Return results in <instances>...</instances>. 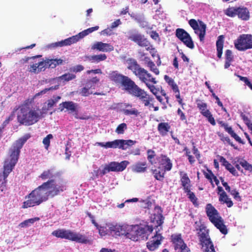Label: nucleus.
Here are the masks:
<instances>
[{
  "label": "nucleus",
  "mask_w": 252,
  "mask_h": 252,
  "mask_svg": "<svg viewBox=\"0 0 252 252\" xmlns=\"http://www.w3.org/2000/svg\"><path fill=\"white\" fill-rule=\"evenodd\" d=\"M64 108L72 113L76 111L77 105L72 101H65L60 104L59 109L63 111Z\"/></svg>",
  "instance_id": "a878e982"
},
{
  "label": "nucleus",
  "mask_w": 252,
  "mask_h": 252,
  "mask_svg": "<svg viewBox=\"0 0 252 252\" xmlns=\"http://www.w3.org/2000/svg\"><path fill=\"white\" fill-rule=\"evenodd\" d=\"M130 95L138 98L144 104L145 106H153L150 102L152 101L153 98L144 90L139 87L136 84L133 85L127 92Z\"/></svg>",
  "instance_id": "9b49d317"
},
{
  "label": "nucleus",
  "mask_w": 252,
  "mask_h": 252,
  "mask_svg": "<svg viewBox=\"0 0 252 252\" xmlns=\"http://www.w3.org/2000/svg\"><path fill=\"white\" fill-rule=\"evenodd\" d=\"M95 145H97L104 147L105 148H119L120 149V139H116L113 141L103 142H96Z\"/></svg>",
  "instance_id": "b1692460"
},
{
  "label": "nucleus",
  "mask_w": 252,
  "mask_h": 252,
  "mask_svg": "<svg viewBox=\"0 0 252 252\" xmlns=\"http://www.w3.org/2000/svg\"><path fill=\"white\" fill-rule=\"evenodd\" d=\"M108 77L111 81L120 86L127 93L135 83L129 77L120 73L117 70L110 72Z\"/></svg>",
  "instance_id": "0eeeda50"
},
{
  "label": "nucleus",
  "mask_w": 252,
  "mask_h": 252,
  "mask_svg": "<svg viewBox=\"0 0 252 252\" xmlns=\"http://www.w3.org/2000/svg\"><path fill=\"white\" fill-rule=\"evenodd\" d=\"M158 101L160 102L161 107L163 109H165L167 108V104L168 103V97L163 98L158 96Z\"/></svg>",
  "instance_id": "864d4df0"
},
{
  "label": "nucleus",
  "mask_w": 252,
  "mask_h": 252,
  "mask_svg": "<svg viewBox=\"0 0 252 252\" xmlns=\"http://www.w3.org/2000/svg\"><path fill=\"white\" fill-rule=\"evenodd\" d=\"M234 46L236 49L240 51H244L252 48V35L243 34L240 35L237 40H235Z\"/></svg>",
  "instance_id": "f8f14e48"
},
{
  "label": "nucleus",
  "mask_w": 252,
  "mask_h": 252,
  "mask_svg": "<svg viewBox=\"0 0 252 252\" xmlns=\"http://www.w3.org/2000/svg\"><path fill=\"white\" fill-rule=\"evenodd\" d=\"M171 128L168 123H160L158 124V131L162 136L167 135Z\"/></svg>",
  "instance_id": "f704fd0d"
},
{
  "label": "nucleus",
  "mask_w": 252,
  "mask_h": 252,
  "mask_svg": "<svg viewBox=\"0 0 252 252\" xmlns=\"http://www.w3.org/2000/svg\"><path fill=\"white\" fill-rule=\"evenodd\" d=\"M58 174V173H54L53 169H47L43 171L39 176V178L42 181H45L46 180H54L53 178L56 177Z\"/></svg>",
  "instance_id": "393cba45"
},
{
  "label": "nucleus",
  "mask_w": 252,
  "mask_h": 252,
  "mask_svg": "<svg viewBox=\"0 0 252 252\" xmlns=\"http://www.w3.org/2000/svg\"><path fill=\"white\" fill-rule=\"evenodd\" d=\"M208 114L205 115V116H204L205 118H206L208 121V122L212 125V126H215L216 125V122L214 118L213 117V115L211 114V113L209 112Z\"/></svg>",
  "instance_id": "680f3d73"
},
{
  "label": "nucleus",
  "mask_w": 252,
  "mask_h": 252,
  "mask_svg": "<svg viewBox=\"0 0 252 252\" xmlns=\"http://www.w3.org/2000/svg\"><path fill=\"white\" fill-rule=\"evenodd\" d=\"M171 238V242L174 245V249L176 251L184 245H186L182 239L181 234H172Z\"/></svg>",
  "instance_id": "5701e85b"
},
{
  "label": "nucleus",
  "mask_w": 252,
  "mask_h": 252,
  "mask_svg": "<svg viewBox=\"0 0 252 252\" xmlns=\"http://www.w3.org/2000/svg\"><path fill=\"white\" fill-rule=\"evenodd\" d=\"M201 249L204 252H216L209 236V230L204 226L200 227L197 232Z\"/></svg>",
  "instance_id": "1a4fd4ad"
},
{
  "label": "nucleus",
  "mask_w": 252,
  "mask_h": 252,
  "mask_svg": "<svg viewBox=\"0 0 252 252\" xmlns=\"http://www.w3.org/2000/svg\"><path fill=\"white\" fill-rule=\"evenodd\" d=\"M136 142V141H133L132 140L120 139V149L124 150H126L129 147L134 145Z\"/></svg>",
  "instance_id": "e433bc0d"
},
{
  "label": "nucleus",
  "mask_w": 252,
  "mask_h": 252,
  "mask_svg": "<svg viewBox=\"0 0 252 252\" xmlns=\"http://www.w3.org/2000/svg\"><path fill=\"white\" fill-rule=\"evenodd\" d=\"M123 112L126 115H135L137 116L139 114V112L135 108H132L131 109H123Z\"/></svg>",
  "instance_id": "603ef678"
},
{
  "label": "nucleus",
  "mask_w": 252,
  "mask_h": 252,
  "mask_svg": "<svg viewBox=\"0 0 252 252\" xmlns=\"http://www.w3.org/2000/svg\"><path fill=\"white\" fill-rule=\"evenodd\" d=\"M225 60L233 61V56L232 55V51L230 50L227 49L226 50L225 52Z\"/></svg>",
  "instance_id": "0e129e2a"
},
{
  "label": "nucleus",
  "mask_w": 252,
  "mask_h": 252,
  "mask_svg": "<svg viewBox=\"0 0 252 252\" xmlns=\"http://www.w3.org/2000/svg\"><path fill=\"white\" fill-rule=\"evenodd\" d=\"M188 197L190 200V201L192 203V204L194 205L195 207H198L199 204L197 202V198L195 196V194L192 192L191 193H189L188 195Z\"/></svg>",
  "instance_id": "6e6d98bb"
},
{
  "label": "nucleus",
  "mask_w": 252,
  "mask_h": 252,
  "mask_svg": "<svg viewBox=\"0 0 252 252\" xmlns=\"http://www.w3.org/2000/svg\"><path fill=\"white\" fill-rule=\"evenodd\" d=\"M91 49L99 51L107 52L112 51L114 50V47L109 43L97 42L92 45Z\"/></svg>",
  "instance_id": "6ab92c4d"
},
{
  "label": "nucleus",
  "mask_w": 252,
  "mask_h": 252,
  "mask_svg": "<svg viewBox=\"0 0 252 252\" xmlns=\"http://www.w3.org/2000/svg\"><path fill=\"white\" fill-rule=\"evenodd\" d=\"M224 38V35H220L218 37V40H217L216 42L217 56L219 59H220L221 58L222 54Z\"/></svg>",
  "instance_id": "cd10ccee"
},
{
  "label": "nucleus",
  "mask_w": 252,
  "mask_h": 252,
  "mask_svg": "<svg viewBox=\"0 0 252 252\" xmlns=\"http://www.w3.org/2000/svg\"><path fill=\"white\" fill-rule=\"evenodd\" d=\"M30 137V134H25L16 140L9 149L10 158L5 160L2 174L0 173V189L1 191L6 189V178L18 161L21 148Z\"/></svg>",
  "instance_id": "f257e3e1"
},
{
  "label": "nucleus",
  "mask_w": 252,
  "mask_h": 252,
  "mask_svg": "<svg viewBox=\"0 0 252 252\" xmlns=\"http://www.w3.org/2000/svg\"><path fill=\"white\" fill-rule=\"evenodd\" d=\"M147 154H148V159L149 160V162L151 163V164H153V162L152 160V159L154 158L155 157V152L152 150H149L147 151Z\"/></svg>",
  "instance_id": "69168bd1"
},
{
  "label": "nucleus",
  "mask_w": 252,
  "mask_h": 252,
  "mask_svg": "<svg viewBox=\"0 0 252 252\" xmlns=\"http://www.w3.org/2000/svg\"><path fill=\"white\" fill-rule=\"evenodd\" d=\"M99 81V79L97 78L96 76L93 77V78L87 80L86 83V86L90 89H94L95 88V84L98 83Z\"/></svg>",
  "instance_id": "a18cd8bd"
},
{
  "label": "nucleus",
  "mask_w": 252,
  "mask_h": 252,
  "mask_svg": "<svg viewBox=\"0 0 252 252\" xmlns=\"http://www.w3.org/2000/svg\"><path fill=\"white\" fill-rule=\"evenodd\" d=\"M158 176L163 177L166 171H170L172 167V163L170 159L166 156L161 155L160 159L159 161Z\"/></svg>",
  "instance_id": "2eb2a0df"
},
{
  "label": "nucleus",
  "mask_w": 252,
  "mask_h": 252,
  "mask_svg": "<svg viewBox=\"0 0 252 252\" xmlns=\"http://www.w3.org/2000/svg\"><path fill=\"white\" fill-rule=\"evenodd\" d=\"M126 63L127 64V68L131 70L133 73L139 78L142 82L145 83L150 81L154 83H156L155 78H153L146 70L142 68L135 59L132 58L128 59L126 61Z\"/></svg>",
  "instance_id": "20e7f679"
},
{
  "label": "nucleus",
  "mask_w": 252,
  "mask_h": 252,
  "mask_svg": "<svg viewBox=\"0 0 252 252\" xmlns=\"http://www.w3.org/2000/svg\"><path fill=\"white\" fill-rule=\"evenodd\" d=\"M218 135L220 137V140L223 142H227L229 145H231L232 147L234 148V149L237 150L238 148L237 146H235L232 142H231L230 138L228 136H224V134L222 133L218 132Z\"/></svg>",
  "instance_id": "49530a36"
},
{
  "label": "nucleus",
  "mask_w": 252,
  "mask_h": 252,
  "mask_svg": "<svg viewBox=\"0 0 252 252\" xmlns=\"http://www.w3.org/2000/svg\"><path fill=\"white\" fill-rule=\"evenodd\" d=\"M218 123L221 127H223L225 130L237 142L242 144H244V142L241 138L234 132L231 126H229L227 123H225L222 121H218Z\"/></svg>",
  "instance_id": "a211bd4d"
},
{
  "label": "nucleus",
  "mask_w": 252,
  "mask_h": 252,
  "mask_svg": "<svg viewBox=\"0 0 252 252\" xmlns=\"http://www.w3.org/2000/svg\"><path fill=\"white\" fill-rule=\"evenodd\" d=\"M99 29L98 26H95L93 27L90 28L89 29H87V30H84L83 31L79 32L78 34L75 35V36H76V39L77 41H79L80 39L83 38L86 35H88L89 34Z\"/></svg>",
  "instance_id": "c756f323"
},
{
  "label": "nucleus",
  "mask_w": 252,
  "mask_h": 252,
  "mask_svg": "<svg viewBox=\"0 0 252 252\" xmlns=\"http://www.w3.org/2000/svg\"><path fill=\"white\" fill-rule=\"evenodd\" d=\"M76 78V75L71 73H65L62 76L59 77L60 80L63 81H69Z\"/></svg>",
  "instance_id": "09e8293b"
},
{
  "label": "nucleus",
  "mask_w": 252,
  "mask_h": 252,
  "mask_svg": "<svg viewBox=\"0 0 252 252\" xmlns=\"http://www.w3.org/2000/svg\"><path fill=\"white\" fill-rule=\"evenodd\" d=\"M25 198L28 200L23 203L22 208L24 209L38 206L49 199L42 184L32 190Z\"/></svg>",
  "instance_id": "7ed1b4c3"
},
{
  "label": "nucleus",
  "mask_w": 252,
  "mask_h": 252,
  "mask_svg": "<svg viewBox=\"0 0 252 252\" xmlns=\"http://www.w3.org/2000/svg\"><path fill=\"white\" fill-rule=\"evenodd\" d=\"M46 68H55L57 66L65 63V60L62 59L45 58L44 60Z\"/></svg>",
  "instance_id": "412c9836"
},
{
  "label": "nucleus",
  "mask_w": 252,
  "mask_h": 252,
  "mask_svg": "<svg viewBox=\"0 0 252 252\" xmlns=\"http://www.w3.org/2000/svg\"><path fill=\"white\" fill-rule=\"evenodd\" d=\"M77 42L76 36L73 35L71 37L67 38L64 40L52 43L48 45L50 48H56L59 47H62L63 46L70 45Z\"/></svg>",
  "instance_id": "f3484780"
},
{
  "label": "nucleus",
  "mask_w": 252,
  "mask_h": 252,
  "mask_svg": "<svg viewBox=\"0 0 252 252\" xmlns=\"http://www.w3.org/2000/svg\"><path fill=\"white\" fill-rule=\"evenodd\" d=\"M107 56L105 54H99L96 55L91 56L89 57L90 61L92 62L98 63L100 61H104L106 59Z\"/></svg>",
  "instance_id": "ea45409f"
},
{
  "label": "nucleus",
  "mask_w": 252,
  "mask_h": 252,
  "mask_svg": "<svg viewBox=\"0 0 252 252\" xmlns=\"http://www.w3.org/2000/svg\"><path fill=\"white\" fill-rule=\"evenodd\" d=\"M126 128V124L125 123H122L117 127L115 132L118 134H123Z\"/></svg>",
  "instance_id": "3c124183"
},
{
  "label": "nucleus",
  "mask_w": 252,
  "mask_h": 252,
  "mask_svg": "<svg viewBox=\"0 0 252 252\" xmlns=\"http://www.w3.org/2000/svg\"><path fill=\"white\" fill-rule=\"evenodd\" d=\"M173 91L174 92V93L175 94H176L175 97L177 98L178 103L180 104H181L182 107H183L184 105H185V103L183 102V99L180 96V91H179V88L178 87V91ZM183 108H184V107H183Z\"/></svg>",
  "instance_id": "bf43d9fd"
},
{
  "label": "nucleus",
  "mask_w": 252,
  "mask_h": 252,
  "mask_svg": "<svg viewBox=\"0 0 252 252\" xmlns=\"http://www.w3.org/2000/svg\"><path fill=\"white\" fill-rule=\"evenodd\" d=\"M153 239L147 243V247L150 251H154L158 248V231H156Z\"/></svg>",
  "instance_id": "c9c22d12"
},
{
  "label": "nucleus",
  "mask_w": 252,
  "mask_h": 252,
  "mask_svg": "<svg viewBox=\"0 0 252 252\" xmlns=\"http://www.w3.org/2000/svg\"><path fill=\"white\" fill-rule=\"evenodd\" d=\"M240 165H241L246 170L252 173V165L249 163L246 160L243 159L239 162V163L235 165V167L241 172H243V169H241Z\"/></svg>",
  "instance_id": "c85d7f7f"
},
{
  "label": "nucleus",
  "mask_w": 252,
  "mask_h": 252,
  "mask_svg": "<svg viewBox=\"0 0 252 252\" xmlns=\"http://www.w3.org/2000/svg\"><path fill=\"white\" fill-rule=\"evenodd\" d=\"M217 189L218 191V193L220 195L219 201L222 202L223 203H225L228 207H231L233 205V203L231 199L228 197L226 193L224 191L222 188L218 186Z\"/></svg>",
  "instance_id": "aec40b11"
},
{
  "label": "nucleus",
  "mask_w": 252,
  "mask_h": 252,
  "mask_svg": "<svg viewBox=\"0 0 252 252\" xmlns=\"http://www.w3.org/2000/svg\"><path fill=\"white\" fill-rule=\"evenodd\" d=\"M155 81L156 82V81L155 80ZM152 83V82L150 81V82H147V83H146V84L147 85V86L148 87V88L150 89L151 92L156 96V98H158V89L157 88H156V87L153 86V85H150V84H149V83ZM152 83L154 84L153 82H152ZM156 82L155 83L156 84Z\"/></svg>",
  "instance_id": "13d9d810"
},
{
  "label": "nucleus",
  "mask_w": 252,
  "mask_h": 252,
  "mask_svg": "<svg viewBox=\"0 0 252 252\" xmlns=\"http://www.w3.org/2000/svg\"><path fill=\"white\" fill-rule=\"evenodd\" d=\"M205 212L209 220L222 234H226L228 232L227 229L218 210L211 203H208L206 206Z\"/></svg>",
  "instance_id": "39448f33"
},
{
  "label": "nucleus",
  "mask_w": 252,
  "mask_h": 252,
  "mask_svg": "<svg viewBox=\"0 0 252 252\" xmlns=\"http://www.w3.org/2000/svg\"><path fill=\"white\" fill-rule=\"evenodd\" d=\"M199 24L198 31H194V32L198 35L200 41L203 42L206 34V25L202 21H199Z\"/></svg>",
  "instance_id": "bb28decb"
},
{
  "label": "nucleus",
  "mask_w": 252,
  "mask_h": 252,
  "mask_svg": "<svg viewBox=\"0 0 252 252\" xmlns=\"http://www.w3.org/2000/svg\"><path fill=\"white\" fill-rule=\"evenodd\" d=\"M45 70L46 67L44 60L38 63L31 64L28 67L29 71L34 74H38L41 72L44 71Z\"/></svg>",
  "instance_id": "4be33fe9"
},
{
  "label": "nucleus",
  "mask_w": 252,
  "mask_h": 252,
  "mask_svg": "<svg viewBox=\"0 0 252 252\" xmlns=\"http://www.w3.org/2000/svg\"><path fill=\"white\" fill-rule=\"evenodd\" d=\"M18 110V108H16V107L14 108L10 115L8 116V117L6 119L5 121H3L1 125V128H4L9 123L12 121L14 118L15 112Z\"/></svg>",
  "instance_id": "37998d69"
},
{
  "label": "nucleus",
  "mask_w": 252,
  "mask_h": 252,
  "mask_svg": "<svg viewBox=\"0 0 252 252\" xmlns=\"http://www.w3.org/2000/svg\"><path fill=\"white\" fill-rule=\"evenodd\" d=\"M153 230L152 226L145 225L143 226L135 225L129 226L126 238L134 241H137L139 237L144 238Z\"/></svg>",
  "instance_id": "6e6552de"
},
{
  "label": "nucleus",
  "mask_w": 252,
  "mask_h": 252,
  "mask_svg": "<svg viewBox=\"0 0 252 252\" xmlns=\"http://www.w3.org/2000/svg\"><path fill=\"white\" fill-rule=\"evenodd\" d=\"M128 228L129 226L116 225L114 226L113 230L115 232L116 235L119 236L125 235L126 237Z\"/></svg>",
  "instance_id": "2f4dec72"
},
{
  "label": "nucleus",
  "mask_w": 252,
  "mask_h": 252,
  "mask_svg": "<svg viewBox=\"0 0 252 252\" xmlns=\"http://www.w3.org/2000/svg\"><path fill=\"white\" fill-rule=\"evenodd\" d=\"M237 11H238V7H229L227 8L225 11V14L231 17H234L235 16L237 15Z\"/></svg>",
  "instance_id": "de8ad7c7"
},
{
  "label": "nucleus",
  "mask_w": 252,
  "mask_h": 252,
  "mask_svg": "<svg viewBox=\"0 0 252 252\" xmlns=\"http://www.w3.org/2000/svg\"><path fill=\"white\" fill-rule=\"evenodd\" d=\"M40 220L39 217H35L33 218L29 219L24 220V221L21 222L19 224V227L21 228H25L31 226L32 224H33L35 221H38Z\"/></svg>",
  "instance_id": "4c0bfd02"
},
{
  "label": "nucleus",
  "mask_w": 252,
  "mask_h": 252,
  "mask_svg": "<svg viewBox=\"0 0 252 252\" xmlns=\"http://www.w3.org/2000/svg\"><path fill=\"white\" fill-rule=\"evenodd\" d=\"M84 69V67L83 65L78 64L70 68V70L72 72L77 73L81 72V71L83 70Z\"/></svg>",
  "instance_id": "e2e57ef3"
},
{
  "label": "nucleus",
  "mask_w": 252,
  "mask_h": 252,
  "mask_svg": "<svg viewBox=\"0 0 252 252\" xmlns=\"http://www.w3.org/2000/svg\"><path fill=\"white\" fill-rule=\"evenodd\" d=\"M164 78L166 82L171 87L173 91H178V86L172 78H170L166 75L164 76Z\"/></svg>",
  "instance_id": "a19ab883"
},
{
  "label": "nucleus",
  "mask_w": 252,
  "mask_h": 252,
  "mask_svg": "<svg viewBox=\"0 0 252 252\" xmlns=\"http://www.w3.org/2000/svg\"><path fill=\"white\" fill-rule=\"evenodd\" d=\"M197 107L200 111L201 114L204 116L210 112L207 109V104L206 103L204 102L202 100L197 99L196 100Z\"/></svg>",
  "instance_id": "72a5a7b5"
},
{
  "label": "nucleus",
  "mask_w": 252,
  "mask_h": 252,
  "mask_svg": "<svg viewBox=\"0 0 252 252\" xmlns=\"http://www.w3.org/2000/svg\"><path fill=\"white\" fill-rule=\"evenodd\" d=\"M229 193L233 196L235 199H239V200H241V197L239 195V193L237 190H236V189H234L231 190Z\"/></svg>",
  "instance_id": "774afa93"
},
{
  "label": "nucleus",
  "mask_w": 252,
  "mask_h": 252,
  "mask_svg": "<svg viewBox=\"0 0 252 252\" xmlns=\"http://www.w3.org/2000/svg\"><path fill=\"white\" fill-rule=\"evenodd\" d=\"M189 23L190 26L193 29L194 31H198V27L199 26V24L197 22V21L193 19H190L189 21Z\"/></svg>",
  "instance_id": "4d7b16f0"
},
{
  "label": "nucleus",
  "mask_w": 252,
  "mask_h": 252,
  "mask_svg": "<svg viewBox=\"0 0 252 252\" xmlns=\"http://www.w3.org/2000/svg\"><path fill=\"white\" fill-rule=\"evenodd\" d=\"M129 162L127 160H124L120 163L116 161L110 162L108 164H106L103 169L100 170V176L102 177L109 172L123 171L126 168Z\"/></svg>",
  "instance_id": "ddd939ff"
},
{
  "label": "nucleus",
  "mask_w": 252,
  "mask_h": 252,
  "mask_svg": "<svg viewBox=\"0 0 252 252\" xmlns=\"http://www.w3.org/2000/svg\"><path fill=\"white\" fill-rule=\"evenodd\" d=\"M147 169V163L146 161L138 162L132 167V171L134 172H144Z\"/></svg>",
  "instance_id": "7c9ffc66"
},
{
  "label": "nucleus",
  "mask_w": 252,
  "mask_h": 252,
  "mask_svg": "<svg viewBox=\"0 0 252 252\" xmlns=\"http://www.w3.org/2000/svg\"><path fill=\"white\" fill-rule=\"evenodd\" d=\"M61 98V96H57L54 97V99H48L47 101V106H45V109L48 110L53 107Z\"/></svg>",
  "instance_id": "c03bdc74"
},
{
  "label": "nucleus",
  "mask_w": 252,
  "mask_h": 252,
  "mask_svg": "<svg viewBox=\"0 0 252 252\" xmlns=\"http://www.w3.org/2000/svg\"><path fill=\"white\" fill-rule=\"evenodd\" d=\"M53 138L52 134H48L43 139L42 143L45 146V148L48 150L50 145V140Z\"/></svg>",
  "instance_id": "8fccbe9b"
},
{
  "label": "nucleus",
  "mask_w": 252,
  "mask_h": 252,
  "mask_svg": "<svg viewBox=\"0 0 252 252\" xmlns=\"http://www.w3.org/2000/svg\"><path fill=\"white\" fill-rule=\"evenodd\" d=\"M175 35L187 47L191 49L194 48V45L191 36L184 29L181 28L177 29Z\"/></svg>",
  "instance_id": "4468645a"
},
{
  "label": "nucleus",
  "mask_w": 252,
  "mask_h": 252,
  "mask_svg": "<svg viewBox=\"0 0 252 252\" xmlns=\"http://www.w3.org/2000/svg\"><path fill=\"white\" fill-rule=\"evenodd\" d=\"M52 234L57 238L65 239L79 243L87 244L90 242L89 240L85 235L70 230L59 229L53 231Z\"/></svg>",
  "instance_id": "423d86ee"
},
{
  "label": "nucleus",
  "mask_w": 252,
  "mask_h": 252,
  "mask_svg": "<svg viewBox=\"0 0 252 252\" xmlns=\"http://www.w3.org/2000/svg\"><path fill=\"white\" fill-rule=\"evenodd\" d=\"M177 114L180 116V119L182 121H185L186 123H187V117L180 108H178Z\"/></svg>",
  "instance_id": "338daca9"
},
{
  "label": "nucleus",
  "mask_w": 252,
  "mask_h": 252,
  "mask_svg": "<svg viewBox=\"0 0 252 252\" xmlns=\"http://www.w3.org/2000/svg\"><path fill=\"white\" fill-rule=\"evenodd\" d=\"M237 15L243 20H248L250 18L249 11L246 7H238Z\"/></svg>",
  "instance_id": "473e14b6"
},
{
  "label": "nucleus",
  "mask_w": 252,
  "mask_h": 252,
  "mask_svg": "<svg viewBox=\"0 0 252 252\" xmlns=\"http://www.w3.org/2000/svg\"><path fill=\"white\" fill-rule=\"evenodd\" d=\"M128 39L137 44L139 46L149 49L150 42L144 35L138 32H130Z\"/></svg>",
  "instance_id": "dca6fc26"
},
{
  "label": "nucleus",
  "mask_w": 252,
  "mask_h": 252,
  "mask_svg": "<svg viewBox=\"0 0 252 252\" xmlns=\"http://www.w3.org/2000/svg\"><path fill=\"white\" fill-rule=\"evenodd\" d=\"M208 114L205 115V116H204L205 118H206L208 121V122L212 125V126H215L216 125V122L214 118L213 117V115L211 114V113L209 112Z\"/></svg>",
  "instance_id": "052dcab7"
},
{
  "label": "nucleus",
  "mask_w": 252,
  "mask_h": 252,
  "mask_svg": "<svg viewBox=\"0 0 252 252\" xmlns=\"http://www.w3.org/2000/svg\"><path fill=\"white\" fill-rule=\"evenodd\" d=\"M207 171L208 172V173L204 172V175L205 178L210 181L213 187H214V185L213 183L212 180L215 175L213 173V172H212V171L211 170L207 169Z\"/></svg>",
  "instance_id": "5fc2aeb1"
},
{
  "label": "nucleus",
  "mask_w": 252,
  "mask_h": 252,
  "mask_svg": "<svg viewBox=\"0 0 252 252\" xmlns=\"http://www.w3.org/2000/svg\"><path fill=\"white\" fill-rule=\"evenodd\" d=\"M48 197L53 198L66 190L64 184H57L55 180H48L42 184Z\"/></svg>",
  "instance_id": "9d476101"
},
{
  "label": "nucleus",
  "mask_w": 252,
  "mask_h": 252,
  "mask_svg": "<svg viewBox=\"0 0 252 252\" xmlns=\"http://www.w3.org/2000/svg\"><path fill=\"white\" fill-rule=\"evenodd\" d=\"M180 175L181 176V184L183 187L190 185V180L187 173H183V172H180Z\"/></svg>",
  "instance_id": "79ce46f5"
},
{
  "label": "nucleus",
  "mask_w": 252,
  "mask_h": 252,
  "mask_svg": "<svg viewBox=\"0 0 252 252\" xmlns=\"http://www.w3.org/2000/svg\"><path fill=\"white\" fill-rule=\"evenodd\" d=\"M32 102V99H28L21 105L16 107L19 109L17 117L20 124L31 126L41 118L42 115L41 110L37 106L31 107L30 104Z\"/></svg>",
  "instance_id": "f03ea898"
},
{
  "label": "nucleus",
  "mask_w": 252,
  "mask_h": 252,
  "mask_svg": "<svg viewBox=\"0 0 252 252\" xmlns=\"http://www.w3.org/2000/svg\"><path fill=\"white\" fill-rule=\"evenodd\" d=\"M90 90V89H89V88L87 87V86L86 85L85 87H84L83 88H81L80 90L79 94L82 96H88L90 94H94V95H103L104 94L102 93H97V92H95V93H93V92L91 91Z\"/></svg>",
  "instance_id": "58836bf2"
}]
</instances>
